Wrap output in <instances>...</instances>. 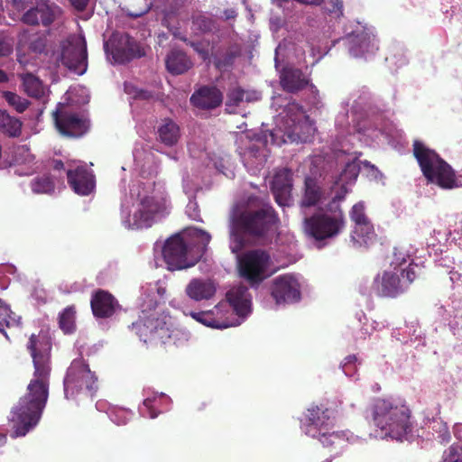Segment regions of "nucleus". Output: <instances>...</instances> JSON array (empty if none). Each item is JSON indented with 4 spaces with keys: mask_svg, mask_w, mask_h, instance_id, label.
<instances>
[{
    "mask_svg": "<svg viewBox=\"0 0 462 462\" xmlns=\"http://www.w3.org/2000/svg\"><path fill=\"white\" fill-rule=\"evenodd\" d=\"M27 349L32 358L34 371L26 394L13 410L12 422L15 437L25 436L38 424L49 397L51 373V339L45 335L32 334Z\"/></svg>",
    "mask_w": 462,
    "mask_h": 462,
    "instance_id": "obj_1",
    "label": "nucleus"
},
{
    "mask_svg": "<svg viewBox=\"0 0 462 462\" xmlns=\"http://www.w3.org/2000/svg\"><path fill=\"white\" fill-rule=\"evenodd\" d=\"M280 225L274 208L256 197H249L245 206L235 208L230 216L232 253H239L245 245V238L262 245L272 242Z\"/></svg>",
    "mask_w": 462,
    "mask_h": 462,
    "instance_id": "obj_2",
    "label": "nucleus"
},
{
    "mask_svg": "<svg viewBox=\"0 0 462 462\" xmlns=\"http://www.w3.org/2000/svg\"><path fill=\"white\" fill-rule=\"evenodd\" d=\"M366 412L367 418H370L380 430L382 438L389 437L402 440L411 431V410L404 404H397L388 399L376 398Z\"/></svg>",
    "mask_w": 462,
    "mask_h": 462,
    "instance_id": "obj_3",
    "label": "nucleus"
},
{
    "mask_svg": "<svg viewBox=\"0 0 462 462\" xmlns=\"http://www.w3.org/2000/svg\"><path fill=\"white\" fill-rule=\"evenodd\" d=\"M412 146L413 155L429 183L443 189H451L457 186L455 171L439 153L420 141H414Z\"/></svg>",
    "mask_w": 462,
    "mask_h": 462,
    "instance_id": "obj_4",
    "label": "nucleus"
},
{
    "mask_svg": "<svg viewBox=\"0 0 462 462\" xmlns=\"http://www.w3.org/2000/svg\"><path fill=\"white\" fill-rule=\"evenodd\" d=\"M131 330L146 345L164 344L171 337V317L157 310H143Z\"/></svg>",
    "mask_w": 462,
    "mask_h": 462,
    "instance_id": "obj_5",
    "label": "nucleus"
},
{
    "mask_svg": "<svg viewBox=\"0 0 462 462\" xmlns=\"http://www.w3.org/2000/svg\"><path fill=\"white\" fill-rule=\"evenodd\" d=\"M346 227V217L338 208L333 213L318 211L304 218L303 233L315 241H325L337 237Z\"/></svg>",
    "mask_w": 462,
    "mask_h": 462,
    "instance_id": "obj_6",
    "label": "nucleus"
},
{
    "mask_svg": "<svg viewBox=\"0 0 462 462\" xmlns=\"http://www.w3.org/2000/svg\"><path fill=\"white\" fill-rule=\"evenodd\" d=\"M98 388L97 377L82 359H74L64 378V393L67 399L75 398L79 393L93 395Z\"/></svg>",
    "mask_w": 462,
    "mask_h": 462,
    "instance_id": "obj_7",
    "label": "nucleus"
},
{
    "mask_svg": "<svg viewBox=\"0 0 462 462\" xmlns=\"http://www.w3.org/2000/svg\"><path fill=\"white\" fill-rule=\"evenodd\" d=\"M418 265L410 263L406 269L399 271H384L382 276L378 275L374 281L376 293L382 297L396 298L404 293L417 278Z\"/></svg>",
    "mask_w": 462,
    "mask_h": 462,
    "instance_id": "obj_8",
    "label": "nucleus"
},
{
    "mask_svg": "<svg viewBox=\"0 0 462 462\" xmlns=\"http://www.w3.org/2000/svg\"><path fill=\"white\" fill-rule=\"evenodd\" d=\"M162 256L171 271L182 270L194 266L199 256H193L191 250L180 235L166 240L162 248Z\"/></svg>",
    "mask_w": 462,
    "mask_h": 462,
    "instance_id": "obj_9",
    "label": "nucleus"
},
{
    "mask_svg": "<svg viewBox=\"0 0 462 462\" xmlns=\"http://www.w3.org/2000/svg\"><path fill=\"white\" fill-rule=\"evenodd\" d=\"M349 217L354 223L351 239L355 244L369 247L378 241L374 224L365 214V207L363 202L356 203L352 207Z\"/></svg>",
    "mask_w": 462,
    "mask_h": 462,
    "instance_id": "obj_10",
    "label": "nucleus"
},
{
    "mask_svg": "<svg viewBox=\"0 0 462 462\" xmlns=\"http://www.w3.org/2000/svg\"><path fill=\"white\" fill-rule=\"evenodd\" d=\"M61 63L78 75H83L88 69L87 42L84 36L69 37L62 45Z\"/></svg>",
    "mask_w": 462,
    "mask_h": 462,
    "instance_id": "obj_11",
    "label": "nucleus"
},
{
    "mask_svg": "<svg viewBox=\"0 0 462 462\" xmlns=\"http://www.w3.org/2000/svg\"><path fill=\"white\" fill-rule=\"evenodd\" d=\"M52 116L57 130L62 135L80 137L88 130V121L64 104L58 105Z\"/></svg>",
    "mask_w": 462,
    "mask_h": 462,
    "instance_id": "obj_12",
    "label": "nucleus"
},
{
    "mask_svg": "<svg viewBox=\"0 0 462 462\" xmlns=\"http://www.w3.org/2000/svg\"><path fill=\"white\" fill-rule=\"evenodd\" d=\"M301 430L304 433L317 439L320 434L335 428V418L329 408L315 405L307 409L301 420Z\"/></svg>",
    "mask_w": 462,
    "mask_h": 462,
    "instance_id": "obj_13",
    "label": "nucleus"
},
{
    "mask_svg": "<svg viewBox=\"0 0 462 462\" xmlns=\"http://www.w3.org/2000/svg\"><path fill=\"white\" fill-rule=\"evenodd\" d=\"M106 51L110 49L111 55L116 62L124 64L135 58L144 56V51L127 33L115 32L105 44Z\"/></svg>",
    "mask_w": 462,
    "mask_h": 462,
    "instance_id": "obj_14",
    "label": "nucleus"
},
{
    "mask_svg": "<svg viewBox=\"0 0 462 462\" xmlns=\"http://www.w3.org/2000/svg\"><path fill=\"white\" fill-rule=\"evenodd\" d=\"M269 259V254L263 250L248 251L239 258L240 275L251 283L262 282Z\"/></svg>",
    "mask_w": 462,
    "mask_h": 462,
    "instance_id": "obj_15",
    "label": "nucleus"
},
{
    "mask_svg": "<svg viewBox=\"0 0 462 462\" xmlns=\"http://www.w3.org/2000/svg\"><path fill=\"white\" fill-rule=\"evenodd\" d=\"M166 201L164 199L144 197L141 199L138 209L133 215V226L135 228H147L152 226L155 217L164 212Z\"/></svg>",
    "mask_w": 462,
    "mask_h": 462,
    "instance_id": "obj_16",
    "label": "nucleus"
},
{
    "mask_svg": "<svg viewBox=\"0 0 462 462\" xmlns=\"http://www.w3.org/2000/svg\"><path fill=\"white\" fill-rule=\"evenodd\" d=\"M271 294L277 304L296 302L300 299V283L291 274L273 279Z\"/></svg>",
    "mask_w": 462,
    "mask_h": 462,
    "instance_id": "obj_17",
    "label": "nucleus"
},
{
    "mask_svg": "<svg viewBox=\"0 0 462 462\" xmlns=\"http://www.w3.org/2000/svg\"><path fill=\"white\" fill-rule=\"evenodd\" d=\"M60 9L55 4L48 2H40L36 6L26 11L22 17L23 23L28 25L50 26L60 15Z\"/></svg>",
    "mask_w": 462,
    "mask_h": 462,
    "instance_id": "obj_18",
    "label": "nucleus"
},
{
    "mask_svg": "<svg viewBox=\"0 0 462 462\" xmlns=\"http://www.w3.org/2000/svg\"><path fill=\"white\" fill-rule=\"evenodd\" d=\"M223 99V93L217 86L206 85L196 89L189 101L194 107L199 110L211 111L219 107Z\"/></svg>",
    "mask_w": 462,
    "mask_h": 462,
    "instance_id": "obj_19",
    "label": "nucleus"
},
{
    "mask_svg": "<svg viewBox=\"0 0 462 462\" xmlns=\"http://www.w3.org/2000/svg\"><path fill=\"white\" fill-rule=\"evenodd\" d=\"M279 79L282 88L291 94L298 93L311 85L310 79L301 69L292 66L284 67Z\"/></svg>",
    "mask_w": 462,
    "mask_h": 462,
    "instance_id": "obj_20",
    "label": "nucleus"
},
{
    "mask_svg": "<svg viewBox=\"0 0 462 462\" xmlns=\"http://www.w3.org/2000/svg\"><path fill=\"white\" fill-rule=\"evenodd\" d=\"M90 306L93 315L99 319L112 317L120 308L118 300L107 291L97 290L91 297Z\"/></svg>",
    "mask_w": 462,
    "mask_h": 462,
    "instance_id": "obj_21",
    "label": "nucleus"
},
{
    "mask_svg": "<svg viewBox=\"0 0 462 462\" xmlns=\"http://www.w3.org/2000/svg\"><path fill=\"white\" fill-rule=\"evenodd\" d=\"M68 183L75 193L80 196L89 195L95 189L93 173L83 166L67 171Z\"/></svg>",
    "mask_w": 462,
    "mask_h": 462,
    "instance_id": "obj_22",
    "label": "nucleus"
},
{
    "mask_svg": "<svg viewBox=\"0 0 462 462\" xmlns=\"http://www.w3.org/2000/svg\"><path fill=\"white\" fill-rule=\"evenodd\" d=\"M275 201L280 206L289 205L292 189V172L287 168L279 170L273 176L272 185Z\"/></svg>",
    "mask_w": 462,
    "mask_h": 462,
    "instance_id": "obj_23",
    "label": "nucleus"
},
{
    "mask_svg": "<svg viewBox=\"0 0 462 462\" xmlns=\"http://www.w3.org/2000/svg\"><path fill=\"white\" fill-rule=\"evenodd\" d=\"M353 439V434L348 430H335L334 429L326 430L323 434H320L316 439H318L321 445L328 448L334 456L340 455L348 443Z\"/></svg>",
    "mask_w": 462,
    "mask_h": 462,
    "instance_id": "obj_24",
    "label": "nucleus"
},
{
    "mask_svg": "<svg viewBox=\"0 0 462 462\" xmlns=\"http://www.w3.org/2000/svg\"><path fill=\"white\" fill-rule=\"evenodd\" d=\"M226 300L234 312L239 317H245L250 312L251 296L248 288L237 285L226 292Z\"/></svg>",
    "mask_w": 462,
    "mask_h": 462,
    "instance_id": "obj_25",
    "label": "nucleus"
},
{
    "mask_svg": "<svg viewBox=\"0 0 462 462\" xmlns=\"http://www.w3.org/2000/svg\"><path fill=\"white\" fill-rule=\"evenodd\" d=\"M185 291L190 299L199 301L212 298L217 289L210 280L192 279Z\"/></svg>",
    "mask_w": 462,
    "mask_h": 462,
    "instance_id": "obj_26",
    "label": "nucleus"
},
{
    "mask_svg": "<svg viewBox=\"0 0 462 462\" xmlns=\"http://www.w3.org/2000/svg\"><path fill=\"white\" fill-rule=\"evenodd\" d=\"M166 69L172 75H180L187 72L193 63L187 54L180 50H172L165 60Z\"/></svg>",
    "mask_w": 462,
    "mask_h": 462,
    "instance_id": "obj_27",
    "label": "nucleus"
},
{
    "mask_svg": "<svg viewBox=\"0 0 462 462\" xmlns=\"http://www.w3.org/2000/svg\"><path fill=\"white\" fill-rule=\"evenodd\" d=\"M377 49L374 37L368 33L362 32L350 39L349 51L354 57H362L365 53L374 52Z\"/></svg>",
    "mask_w": 462,
    "mask_h": 462,
    "instance_id": "obj_28",
    "label": "nucleus"
},
{
    "mask_svg": "<svg viewBox=\"0 0 462 462\" xmlns=\"http://www.w3.org/2000/svg\"><path fill=\"white\" fill-rule=\"evenodd\" d=\"M157 134L161 143L166 146H172L180 139V127L173 120L165 118L162 120L161 125L158 126Z\"/></svg>",
    "mask_w": 462,
    "mask_h": 462,
    "instance_id": "obj_29",
    "label": "nucleus"
},
{
    "mask_svg": "<svg viewBox=\"0 0 462 462\" xmlns=\"http://www.w3.org/2000/svg\"><path fill=\"white\" fill-rule=\"evenodd\" d=\"M240 45L234 43L229 45L224 52L219 51L214 55V65L220 70H226L231 68L236 58L241 55Z\"/></svg>",
    "mask_w": 462,
    "mask_h": 462,
    "instance_id": "obj_30",
    "label": "nucleus"
},
{
    "mask_svg": "<svg viewBox=\"0 0 462 462\" xmlns=\"http://www.w3.org/2000/svg\"><path fill=\"white\" fill-rule=\"evenodd\" d=\"M325 199L322 189L317 184L316 180L311 178L305 180V192L301 199L300 205L305 208L316 206L318 203Z\"/></svg>",
    "mask_w": 462,
    "mask_h": 462,
    "instance_id": "obj_31",
    "label": "nucleus"
},
{
    "mask_svg": "<svg viewBox=\"0 0 462 462\" xmlns=\"http://www.w3.org/2000/svg\"><path fill=\"white\" fill-rule=\"evenodd\" d=\"M22 121L10 116L6 110L0 109V132L12 138L19 137L22 134Z\"/></svg>",
    "mask_w": 462,
    "mask_h": 462,
    "instance_id": "obj_32",
    "label": "nucleus"
},
{
    "mask_svg": "<svg viewBox=\"0 0 462 462\" xmlns=\"http://www.w3.org/2000/svg\"><path fill=\"white\" fill-rule=\"evenodd\" d=\"M24 92L32 97L40 98L44 95V88L39 78L32 73L19 74Z\"/></svg>",
    "mask_w": 462,
    "mask_h": 462,
    "instance_id": "obj_33",
    "label": "nucleus"
},
{
    "mask_svg": "<svg viewBox=\"0 0 462 462\" xmlns=\"http://www.w3.org/2000/svg\"><path fill=\"white\" fill-rule=\"evenodd\" d=\"M192 29L200 33L213 32L217 30V22L209 15L196 13L191 16Z\"/></svg>",
    "mask_w": 462,
    "mask_h": 462,
    "instance_id": "obj_34",
    "label": "nucleus"
},
{
    "mask_svg": "<svg viewBox=\"0 0 462 462\" xmlns=\"http://www.w3.org/2000/svg\"><path fill=\"white\" fill-rule=\"evenodd\" d=\"M30 186L35 194H51L55 189V183L50 173L36 176Z\"/></svg>",
    "mask_w": 462,
    "mask_h": 462,
    "instance_id": "obj_35",
    "label": "nucleus"
},
{
    "mask_svg": "<svg viewBox=\"0 0 462 462\" xmlns=\"http://www.w3.org/2000/svg\"><path fill=\"white\" fill-rule=\"evenodd\" d=\"M215 311H218V306H216L215 310L191 312L190 316L197 321L215 328H226L231 326L227 321H221L214 317Z\"/></svg>",
    "mask_w": 462,
    "mask_h": 462,
    "instance_id": "obj_36",
    "label": "nucleus"
},
{
    "mask_svg": "<svg viewBox=\"0 0 462 462\" xmlns=\"http://www.w3.org/2000/svg\"><path fill=\"white\" fill-rule=\"evenodd\" d=\"M76 309L69 306L63 310L59 316L60 328L65 334H72L76 330Z\"/></svg>",
    "mask_w": 462,
    "mask_h": 462,
    "instance_id": "obj_37",
    "label": "nucleus"
},
{
    "mask_svg": "<svg viewBox=\"0 0 462 462\" xmlns=\"http://www.w3.org/2000/svg\"><path fill=\"white\" fill-rule=\"evenodd\" d=\"M3 97L17 113H23L30 106V101L11 91H5Z\"/></svg>",
    "mask_w": 462,
    "mask_h": 462,
    "instance_id": "obj_38",
    "label": "nucleus"
},
{
    "mask_svg": "<svg viewBox=\"0 0 462 462\" xmlns=\"http://www.w3.org/2000/svg\"><path fill=\"white\" fill-rule=\"evenodd\" d=\"M408 258L409 254L403 248L394 247L390 265L394 271L401 273V269H403L402 265L407 263Z\"/></svg>",
    "mask_w": 462,
    "mask_h": 462,
    "instance_id": "obj_39",
    "label": "nucleus"
},
{
    "mask_svg": "<svg viewBox=\"0 0 462 462\" xmlns=\"http://www.w3.org/2000/svg\"><path fill=\"white\" fill-rule=\"evenodd\" d=\"M245 94L246 91L240 87L230 89L227 93L226 106L227 107L238 106L245 100Z\"/></svg>",
    "mask_w": 462,
    "mask_h": 462,
    "instance_id": "obj_40",
    "label": "nucleus"
},
{
    "mask_svg": "<svg viewBox=\"0 0 462 462\" xmlns=\"http://www.w3.org/2000/svg\"><path fill=\"white\" fill-rule=\"evenodd\" d=\"M360 167L356 162H347L341 172V180L346 183L354 181L358 177Z\"/></svg>",
    "mask_w": 462,
    "mask_h": 462,
    "instance_id": "obj_41",
    "label": "nucleus"
},
{
    "mask_svg": "<svg viewBox=\"0 0 462 462\" xmlns=\"http://www.w3.org/2000/svg\"><path fill=\"white\" fill-rule=\"evenodd\" d=\"M443 462H462V446L453 444L444 451Z\"/></svg>",
    "mask_w": 462,
    "mask_h": 462,
    "instance_id": "obj_42",
    "label": "nucleus"
},
{
    "mask_svg": "<svg viewBox=\"0 0 462 462\" xmlns=\"http://www.w3.org/2000/svg\"><path fill=\"white\" fill-rule=\"evenodd\" d=\"M12 313L10 307L0 300V332L5 333V328L10 326Z\"/></svg>",
    "mask_w": 462,
    "mask_h": 462,
    "instance_id": "obj_43",
    "label": "nucleus"
},
{
    "mask_svg": "<svg viewBox=\"0 0 462 462\" xmlns=\"http://www.w3.org/2000/svg\"><path fill=\"white\" fill-rule=\"evenodd\" d=\"M188 45H189L197 53H199L204 60L207 59L208 53L200 42L189 41L186 38L182 39Z\"/></svg>",
    "mask_w": 462,
    "mask_h": 462,
    "instance_id": "obj_44",
    "label": "nucleus"
},
{
    "mask_svg": "<svg viewBox=\"0 0 462 462\" xmlns=\"http://www.w3.org/2000/svg\"><path fill=\"white\" fill-rule=\"evenodd\" d=\"M30 49L36 53H42L45 49V40L38 37L30 43Z\"/></svg>",
    "mask_w": 462,
    "mask_h": 462,
    "instance_id": "obj_45",
    "label": "nucleus"
},
{
    "mask_svg": "<svg viewBox=\"0 0 462 462\" xmlns=\"http://www.w3.org/2000/svg\"><path fill=\"white\" fill-rule=\"evenodd\" d=\"M326 9L328 13H339L342 14L343 2L341 0H329L328 2Z\"/></svg>",
    "mask_w": 462,
    "mask_h": 462,
    "instance_id": "obj_46",
    "label": "nucleus"
},
{
    "mask_svg": "<svg viewBox=\"0 0 462 462\" xmlns=\"http://www.w3.org/2000/svg\"><path fill=\"white\" fill-rule=\"evenodd\" d=\"M13 52V44L5 40H0V57H8Z\"/></svg>",
    "mask_w": 462,
    "mask_h": 462,
    "instance_id": "obj_47",
    "label": "nucleus"
},
{
    "mask_svg": "<svg viewBox=\"0 0 462 462\" xmlns=\"http://www.w3.org/2000/svg\"><path fill=\"white\" fill-rule=\"evenodd\" d=\"M140 88L133 85L132 83H125V92L131 96L133 98L136 99Z\"/></svg>",
    "mask_w": 462,
    "mask_h": 462,
    "instance_id": "obj_48",
    "label": "nucleus"
},
{
    "mask_svg": "<svg viewBox=\"0 0 462 462\" xmlns=\"http://www.w3.org/2000/svg\"><path fill=\"white\" fill-rule=\"evenodd\" d=\"M71 5L78 11H83L86 9L88 0H69Z\"/></svg>",
    "mask_w": 462,
    "mask_h": 462,
    "instance_id": "obj_49",
    "label": "nucleus"
},
{
    "mask_svg": "<svg viewBox=\"0 0 462 462\" xmlns=\"http://www.w3.org/2000/svg\"><path fill=\"white\" fill-rule=\"evenodd\" d=\"M347 193V189L346 186L343 184L340 188V191H338L333 198L332 202L341 201L345 199L346 194Z\"/></svg>",
    "mask_w": 462,
    "mask_h": 462,
    "instance_id": "obj_50",
    "label": "nucleus"
},
{
    "mask_svg": "<svg viewBox=\"0 0 462 462\" xmlns=\"http://www.w3.org/2000/svg\"><path fill=\"white\" fill-rule=\"evenodd\" d=\"M153 95L151 91L140 88L137 98L142 100H150L152 98Z\"/></svg>",
    "mask_w": 462,
    "mask_h": 462,
    "instance_id": "obj_51",
    "label": "nucleus"
},
{
    "mask_svg": "<svg viewBox=\"0 0 462 462\" xmlns=\"http://www.w3.org/2000/svg\"><path fill=\"white\" fill-rule=\"evenodd\" d=\"M51 167L55 171H61L64 169V163L61 160L53 159Z\"/></svg>",
    "mask_w": 462,
    "mask_h": 462,
    "instance_id": "obj_52",
    "label": "nucleus"
},
{
    "mask_svg": "<svg viewBox=\"0 0 462 462\" xmlns=\"http://www.w3.org/2000/svg\"><path fill=\"white\" fill-rule=\"evenodd\" d=\"M224 16L226 20L234 19L236 17V12L234 9H226L224 11Z\"/></svg>",
    "mask_w": 462,
    "mask_h": 462,
    "instance_id": "obj_53",
    "label": "nucleus"
},
{
    "mask_svg": "<svg viewBox=\"0 0 462 462\" xmlns=\"http://www.w3.org/2000/svg\"><path fill=\"white\" fill-rule=\"evenodd\" d=\"M257 99H258V97H257L256 92L246 91V94L245 96V100L244 101L253 102V101L257 100Z\"/></svg>",
    "mask_w": 462,
    "mask_h": 462,
    "instance_id": "obj_54",
    "label": "nucleus"
},
{
    "mask_svg": "<svg viewBox=\"0 0 462 462\" xmlns=\"http://www.w3.org/2000/svg\"><path fill=\"white\" fill-rule=\"evenodd\" d=\"M8 79L7 74L3 69H0V83L7 82Z\"/></svg>",
    "mask_w": 462,
    "mask_h": 462,
    "instance_id": "obj_55",
    "label": "nucleus"
},
{
    "mask_svg": "<svg viewBox=\"0 0 462 462\" xmlns=\"http://www.w3.org/2000/svg\"><path fill=\"white\" fill-rule=\"evenodd\" d=\"M356 360V357L354 355H350V356H346V363H345L344 366H346L348 364L355 363Z\"/></svg>",
    "mask_w": 462,
    "mask_h": 462,
    "instance_id": "obj_56",
    "label": "nucleus"
},
{
    "mask_svg": "<svg viewBox=\"0 0 462 462\" xmlns=\"http://www.w3.org/2000/svg\"><path fill=\"white\" fill-rule=\"evenodd\" d=\"M201 235L206 237V241L208 242L210 240V236L203 231H200Z\"/></svg>",
    "mask_w": 462,
    "mask_h": 462,
    "instance_id": "obj_57",
    "label": "nucleus"
},
{
    "mask_svg": "<svg viewBox=\"0 0 462 462\" xmlns=\"http://www.w3.org/2000/svg\"><path fill=\"white\" fill-rule=\"evenodd\" d=\"M19 151H22V152H29V149L26 147V146H22L19 148Z\"/></svg>",
    "mask_w": 462,
    "mask_h": 462,
    "instance_id": "obj_58",
    "label": "nucleus"
},
{
    "mask_svg": "<svg viewBox=\"0 0 462 462\" xmlns=\"http://www.w3.org/2000/svg\"><path fill=\"white\" fill-rule=\"evenodd\" d=\"M298 110L300 111V116H303V117H307L306 116H304V115H303V109H302V107H301V106H299V107H298Z\"/></svg>",
    "mask_w": 462,
    "mask_h": 462,
    "instance_id": "obj_59",
    "label": "nucleus"
},
{
    "mask_svg": "<svg viewBox=\"0 0 462 462\" xmlns=\"http://www.w3.org/2000/svg\"><path fill=\"white\" fill-rule=\"evenodd\" d=\"M278 2V5L281 6L282 3L286 2L287 0H276Z\"/></svg>",
    "mask_w": 462,
    "mask_h": 462,
    "instance_id": "obj_60",
    "label": "nucleus"
},
{
    "mask_svg": "<svg viewBox=\"0 0 462 462\" xmlns=\"http://www.w3.org/2000/svg\"><path fill=\"white\" fill-rule=\"evenodd\" d=\"M148 402H149L148 400H145L144 404L147 405Z\"/></svg>",
    "mask_w": 462,
    "mask_h": 462,
    "instance_id": "obj_61",
    "label": "nucleus"
},
{
    "mask_svg": "<svg viewBox=\"0 0 462 462\" xmlns=\"http://www.w3.org/2000/svg\"><path fill=\"white\" fill-rule=\"evenodd\" d=\"M365 165H366V166H369V165H370V163H369L368 162H365Z\"/></svg>",
    "mask_w": 462,
    "mask_h": 462,
    "instance_id": "obj_62",
    "label": "nucleus"
}]
</instances>
